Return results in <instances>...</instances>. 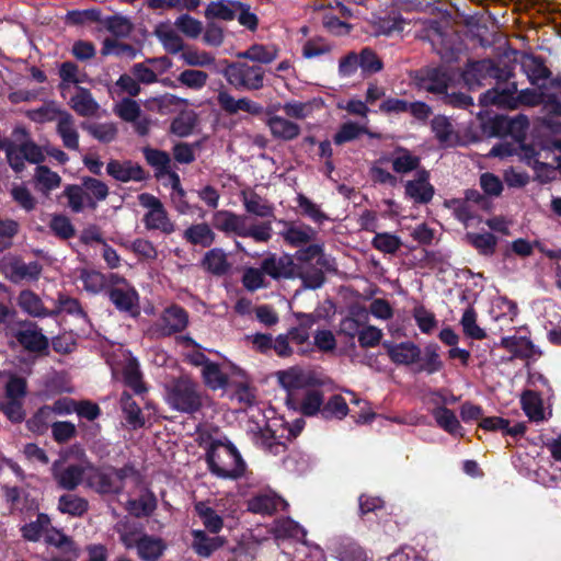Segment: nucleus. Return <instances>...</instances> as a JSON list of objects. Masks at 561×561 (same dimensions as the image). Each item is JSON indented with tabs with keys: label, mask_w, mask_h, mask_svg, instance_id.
<instances>
[{
	"label": "nucleus",
	"mask_w": 561,
	"mask_h": 561,
	"mask_svg": "<svg viewBox=\"0 0 561 561\" xmlns=\"http://www.w3.org/2000/svg\"><path fill=\"white\" fill-rule=\"evenodd\" d=\"M207 397L199 385L187 375H182L165 387V402L180 413L193 414L199 411Z\"/></svg>",
	"instance_id": "f257e3e1"
},
{
	"label": "nucleus",
	"mask_w": 561,
	"mask_h": 561,
	"mask_svg": "<svg viewBox=\"0 0 561 561\" xmlns=\"http://www.w3.org/2000/svg\"><path fill=\"white\" fill-rule=\"evenodd\" d=\"M213 226L226 234L233 233L238 237L251 238L261 243L268 242L273 232L270 222L250 224L247 216L230 210L214 213Z\"/></svg>",
	"instance_id": "f03ea898"
},
{
	"label": "nucleus",
	"mask_w": 561,
	"mask_h": 561,
	"mask_svg": "<svg viewBox=\"0 0 561 561\" xmlns=\"http://www.w3.org/2000/svg\"><path fill=\"white\" fill-rule=\"evenodd\" d=\"M209 471L221 479H237L244 472V462L231 443H211L206 454Z\"/></svg>",
	"instance_id": "7ed1b4c3"
},
{
	"label": "nucleus",
	"mask_w": 561,
	"mask_h": 561,
	"mask_svg": "<svg viewBox=\"0 0 561 561\" xmlns=\"http://www.w3.org/2000/svg\"><path fill=\"white\" fill-rule=\"evenodd\" d=\"M517 84L508 83L506 88H493L480 96V103L483 106L497 105L500 107L516 108L519 104L535 106L543 103L542 94L531 89L522 90L517 95Z\"/></svg>",
	"instance_id": "20e7f679"
},
{
	"label": "nucleus",
	"mask_w": 561,
	"mask_h": 561,
	"mask_svg": "<svg viewBox=\"0 0 561 561\" xmlns=\"http://www.w3.org/2000/svg\"><path fill=\"white\" fill-rule=\"evenodd\" d=\"M136 473L134 466L122 468L112 466L93 468L87 477L89 488L99 494H119L125 488V480Z\"/></svg>",
	"instance_id": "39448f33"
},
{
	"label": "nucleus",
	"mask_w": 561,
	"mask_h": 561,
	"mask_svg": "<svg viewBox=\"0 0 561 561\" xmlns=\"http://www.w3.org/2000/svg\"><path fill=\"white\" fill-rule=\"evenodd\" d=\"M264 69L244 61L229 64L224 70L227 82L237 90L255 91L264 87Z\"/></svg>",
	"instance_id": "423d86ee"
},
{
	"label": "nucleus",
	"mask_w": 561,
	"mask_h": 561,
	"mask_svg": "<svg viewBox=\"0 0 561 561\" xmlns=\"http://www.w3.org/2000/svg\"><path fill=\"white\" fill-rule=\"evenodd\" d=\"M187 324L188 314L186 310L179 305H171L160 313L149 328V333L153 337H165L182 332Z\"/></svg>",
	"instance_id": "0eeeda50"
},
{
	"label": "nucleus",
	"mask_w": 561,
	"mask_h": 561,
	"mask_svg": "<svg viewBox=\"0 0 561 561\" xmlns=\"http://www.w3.org/2000/svg\"><path fill=\"white\" fill-rule=\"evenodd\" d=\"M511 77V71L506 68H500L494 61L483 59L470 62L463 71V80L473 88L483 84L488 79L505 81Z\"/></svg>",
	"instance_id": "6e6552de"
},
{
	"label": "nucleus",
	"mask_w": 561,
	"mask_h": 561,
	"mask_svg": "<svg viewBox=\"0 0 561 561\" xmlns=\"http://www.w3.org/2000/svg\"><path fill=\"white\" fill-rule=\"evenodd\" d=\"M42 265L37 261L25 263L19 257L4 259L1 272L12 283L35 282L42 274Z\"/></svg>",
	"instance_id": "1a4fd4ad"
},
{
	"label": "nucleus",
	"mask_w": 561,
	"mask_h": 561,
	"mask_svg": "<svg viewBox=\"0 0 561 561\" xmlns=\"http://www.w3.org/2000/svg\"><path fill=\"white\" fill-rule=\"evenodd\" d=\"M51 474L59 488L73 491L82 483L85 467L81 463L65 465L61 461H55L51 466Z\"/></svg>",
	"instance_id": "9d476101"
},
{
	"label": "nucleus",
	"mask_w": 561,
	"mask_h": 561,
	"mask_svg": "<svg viewBox=\"0 0 561 561\" xmlns=\"http://www.w3.org/2000/svg\"><path fill=\"white\" fill-rule=\"evenodd\" d=\"M262 271L273 279L296 278V263L289 254H270L261 263Z\"/></svg>",
	"instance_id": "9b49d317"
},
{
	"label": "nucleus",
	"mask_w": 561,
	"mask_h": 561,
	"mask_svg": "<svg viewBox=\"0 0 561 561\" xmlns=\"http://www.w3.org/2000/svg\"><path fill=\"white\" fill-rule=\"evenodd\" d=\"M405 195L416 204H427L435 194L434 186L430 183V173L425 169L416 172L413 180L404 184Z\"/></svg>",
	"instance_id": "f8f14e48"
},
{
	"label": "nucleus",
	"mask_w": 561,
	"mask_h": 561,
	"mask_svg": "<svg viewBox=\"0 0 561 561\" xmlns=\"http://www.w3.org/2000/svg\"><path fill=\"white\" fill-rule=\"evenodd\" d=\"M108 297L113 305L123 312L137 314L139 310V296L131 285L115 286L108 289Z\"/></svg>",
	"instance_id": "ddd939ff"
},
{
	"label": "nucleus",
	"mask_w": 561,
	"mask_h": 561,
	"mask_svg": "<svg viewBox=\"0 0 561 561\" xmlns=\"http://www.w3.org/2000/svg\"><path fill=\"white\" fill-rule=\"evenodd\" d=\"M69 107L81 117H95L100 112V104L91 91L83 87H76L75 93L68 101Z\"/></svg>",
	"instance_id": "4468645a"
},
{
	"label": "nucleus",
	"mask_w": 561,
	"mask_h": 561,
	"mask_svg": "<svg viewBox=\"0 0 561 561\" xmlns=\"http://www.w3.org/2000/svg\"><path fill=\"white\" fill-rule=\"evenodd\" d=\"M106 172L116 181L124 183L129 181L140 182L146 179L144 169L130 160H111L106 165Z\"/></svg>",
	"instance_id": "2eb2a0df"
},
{
	"label": "nucleus",
	"mask_w": 561,
	"mask_h": 561,
	"mask_svg": "<svg viewBox=\"0 0 561 561\" xmlns=\"http://www.w3.org/2000/svg\"><path fill=\"white\" fill-rule=\"evenodd\" d=\"M266 126L273 138L282 141L295 140L301 133L297 123L280 115H270L266 119Z\"/></svg>",
	"instance_id": "dca6fc26"
},
{
	"label": "nucleus",
	"mask_w": 561,
	"mask_h": 561,
	"mask_svg": "<svg viewBox=\"0 0 561 561\" xmlns=\"http://www.w3.org/2000/svg\"><path fill=\"white\" fill-rule=\"evenodd\" d=\"M390 359L397 365H412L421 359V350L412 342L400 344L383 343Z\"/></svg>",
	"instance_id": "f3484780"
},
{
	"label": "nucleus",
	"mask_w": 561,
	"mask_h": 561,
	"mask_svg": "<svg viewBox=\"0 0 561 561\" xmlns=\"http://www.w3.org/2000/svg\"><path fill=\"white\" fill-rule=\"evenodd\" d=\"M114 531L118 535L119 542L126 549H134L146 534L145 527L130 518H122L114 525Z\"/></svg>",
	"instance_id": "a211bd4d"
},
{
	"label": "nucleus",
	"mask_w": 561,
	"mask_h": 561,
	"mask_svg": "<svg viewBox=\"0 0 561 561\" xmlns=\"http://www.w3.org/2000/svg\"><path fill=\"white\" fill-rule=\"evenodd\" d=\"M56 133L60 137L65 148L72 151H78L79 145V131L77 129L76 119L68 111L61 113V117L56 124Z\"/></svg>",
	"instance_id": "6ab92c4d"
},
{
	"label": "nucleus",
	"mask_w": 561,
	"mask_h": 561,
	"mask_svg": "<svg viewBox=\"0 0 561 561\" xmlns=\"http://www.w3.org/2000/svg\"><path fill=\"white\" fill-rule=\"evenodd\" d=\"M288 503L274 493H262L248 502V510L255 514L272 515L278 510H285Z\"/></svg>",
	"instance_id": "aec40b11"
},
{
	"label": "nucleus",
	"mask_w": 561,
	"mask_h": 561,
	"mask_svg": "<svg viewBox=\"0 0 561 561\" xmlns=\"http://www.w3.org/2000/svg\"><path fill=\"white\" fill-rule=\"evenodd\" d=\"M286 243L291 247H302L314 240L317 232L307 225L295 222H285V229L280 232Z\"/></svg>",
	"instance_id": "412c9836"
},
{
	"label": "nucleus",
	"mask_w": 561,
	"mask_h": 561,
	"mask_svg": "<svg viewBox=\"0 0 561 561\" xmlns=\"http://www.w3.org/2000/svg\"><path fill=\"white\" fill-rule=\"evenodd\" d=\"M240 197L247 213L261 218L273 217V205L254 191H242Z\"/></svg>",
	"instance_id": "4be33fe9"
},
{
	"label": "nucleus",
	"mask_w": 561,
	"mask_h": 561,
	"mask_svg": "<svg viewBox=\"0 0 561 561\" xmlns=\"http://www.w3.org/2000/svg\"><path fill=\"white\" fill-rule=\"evenodd\" d=\"M137 556L142 561H157L167 549L164 540L147 533L135 547Z\"/></svg>",
	"instance_id": "5701e85b"
},
{
	"label": "nucleus",
	"mask_w": 561,
	"mask_h": 561,
	"mask_svg": "<svg viewBox=\"0 0 561 561\" xmlns=\"http://www.w3.org/2000/svg\"><path fill=\"white\" fill-rule=\"evenodd\" d=\"M431 127L442 146L455 147L460 142V137L448 117L443 115L435 116L431 122Z\"/></svg>",
	"instance_id": "b1692460"
},
{
	"label": "nucleus",
	"mask_w": 561,
	"mask_h": 561,
	"mask_svg": "<svg viewBox=\"0 0 561 561\" xmlns=\"http://www.w3.org/2000/svg\"><path fill=\"white\" fill-rule=\"evenodd\" d=\"M392 170L399 174H407L412 171H419L421 158L404 147L394 148L391 156Z\"/></svg>",
	"instance_id": "393cba45"
},
{
	"label": "nucleus",
	"mask_w": 561,
	"mask_h": 561,
	"mask_svg": "<svg viewBox=\"0 0 561 561\" xmlns=\"http://www.w3.org/2000/svg\"><path fill=\"white\" fill-rule=\"evenodd\" d=\"M183 239L192 244L202 248H209L216 239V234L206 222L194 224L183 231Z\"/></svg>",
	"instance_id": "a878e982"
},
{
	"label": "nucleus",
	"mask_w": 561,
	"mask_h": 561,
	"mask_svg": "<svg viewBox=\"0 0 561 561\" xmlns=\"http://www.w3.org/2000/svg\"><path fill=\"white\" fill-rule=\"evenodd\" d=\"M154 35L161 43L164 50L169 54H182L184 50V41L179 33L169 24H159L154 30Z\"/></svg>",
	"instance_id": "bb28decb"
},
{
	"label": "nucleus",
	"mask_w": 561,
	"mask_h": 561,
	"mask_svg": "<svg viewBox=\"0 0 561 561\" xmlns=\"http://www.w3.org/2000/svg\"><path fill=\"white\" fill-rule=\"evenodd\" d=\"M18 305L25 313L31 317H50V310L45 308L41 297L30 289H24L19 294Z\"/></svg>",
	"instance_id": "cd10ccee"
},
{
	"label": "nucleus",
	"mask_w": 561,
	"mask_h": 561,
	"mask_svg": "<svg viewBox=\"0 0 561 561\" xmlns=\"http://www.w3.org/2000/svg\"><path fill=\"white\" fill-rule=\"evenodd\" d=\"M241 7L242 4L239 1L233 0L211 1L205 9V16L206 19L232 21Z\"/></svg>",
	"instance_id": "c85d7f7f"
},
{
	"label": "nucleus",
	"mask_w": 561,
	"mask_h": 561,
	"mask_svg": "<svg viewBox=\"0 0 561 561\" xmlns=\"http://www.w3.org/2000/svg\"><path fill=\"white\" fill-rule=\"evenodd\" d=\"M192 548L195 553L203 558H208L224 545V539L220 537H209L204 530H192Z\"/></svg>",
	"instance_id": "c756f323"
},
{
	"label": "nucleus",
	"mask_w": 561,
	"mask_h": 561,
	"mask_svg": "<svg viewBox=\"0 0 561 561\" xmlns=\"http://www.w3.org/2000/svg\"><path fill=\"white\" fill-rule=\"evenodd\" d=\"M324 266L316 263L296 264V277L300 278L305 288L317 289L324 283Z\"/></svg>",
	"instance_id": "7c9ffc66"
},
{
	"label": "nucleus",
	"mask_w": 561,
	"mask_h": 561,
	"mask_svg": "<svg viewBox=\"0 0 561 561\" xmlns=\"http://www.w3.org/2000/svg\"><path fill=\"white\" fill-rule=\"evenodd\" d=\"M16 340L30 352H43L48 347V339L37 329L36 325L20 330L16 333Z\"/></svg>",
	"instance_id": "2f4dec72"
},
{
	"label": "nucleus",
	"mask_w": 561,
	"mask_h": 561,
	"mask_svg": "<svg viewBox=\"0 0 561 561\" xmlns=\"http://www.w3.org/2000/svg\"><path fill=\"white\" fill-rule=\"evenodd\" d=\"M522 68L531 84L540 85L550 76V70L546 67L540 57L525 55L522 59Z\"/></svg>",
	"instance_id": "473e14b6"
},
{
	"label": "nucleus",
	"mask_w": 561,
	"mask_h": 561,
	"mask_svg": "<svg viewBox=\"0 0 561 561\" xmlns=\"http://www.w3.org/2000/svg\"><path fill=\"white\" fill-rule=\"evenodd\" d=\"M81 186L87 196V207L94 209L98 202L105 201L108 196V186L103 181L84 176L82 178Z\"/></svg>",
	"instance_id": "72a5a7b5"
},
{
	"label": "nucleus",
	"mask_w": 561,
	"mask_h": 561,
	"mask_svg": "<svg viewBox=\"0 0 561 561\" xmlns=\"http://www.w3.org/2000/svg\"><path fill=\"white\" fill-rule=\"evenodd\" d=\"M60 77V83L58 85L61 91L62 96H65V92L69 89L70 84H75L76 87H80L79 84L87 81V73L80 71L78 65L72 61H65L59 66L58 70Z\"/></svg>",
	"instance_id": "f704fd0d"
},
{
	"label": "nucleus",
	"mask_w": 561,
	"mask_h": 561,
	"mask_svg": "<svg viewBox=\"0 0 561 561\" xmlns=\"http://www.w3.org/2000/svg\"><path fill=\"white\" fill-rule=\"evenodd\" d=\"M479 426L485 431H500L504 435L513 437L520 436L525 433L526 426L523 423L511 425L510 421L500 416H490L481 420Z\"/></svg>",
	"instance_id": "c9c22d12"
},
{
	"label": "nucleus",
	"mask_w": 561,
	"mask_h": 561,
	"mask_svg": "<svg viewBox=\"0 0 561 561\" xmlns=\"http://www.w3.org/2000/svg\"><path fill=\"white\" fill-rule=\"evenodd\" d=\"M273 534L276 538L295 539L304 541L307 531L297 522L291 518H279L273 524Z\"/></svg>",
	"instance_id": "e433bc0d"
},
{
	"label": "nucleus",
	"mask_w": 561,
	"mask_h": 561,
	"mask_svg": "<svg viewBox=\"0 0 561 561\" xmlns=\"http://www.w3.org/2000/svg\"><path fill=\"white\" fill-rule=\"evenodd\" d=\"M144 224L148 230H159L164 234H171L175 231V225L169 218L164 206L160 209L147 211L144 217Z\"/></svg>",
	"instance_id": "4c0bfd02"
},
{
	"label": "nucleus",
	"mask_w": 561,
	"mask_h": 561,
	"mask_svg": "<svg viewBox=\"0 0 561 561\" xmlns=\"http://www.w3.org/2000/svg\"><path fill=\"white\" fill-rule=\"evenodd\" d=\"M278 56L275 45L253 44L247 50L238 53V57L260 64H271Z\"/></svg>",
	"instance_id": "58836bf2"
},
{
	"label": "nucleus",
	"mask_w": 561,
	"mask_h": 561,
	"mask_svg": "<svg viewBox=\"0 0 561 561\" xmlns=\"http://www.w3.org/2000/svg\"><path fill=\"white\" fill-rule=\"evenodd\" d=\"M153 62H160L165 68H170L171 65H172L171 60L168 57H165V56L164 57H160V58L148 59L147 62L135 64L131 67L130 72L137 79L139 84L140 83L152 84V83L158 81L157 73L150 67H148V65H147V64H153Z\"/></svg>",
	"instance_id": "ea45409f"
},
{
	"label": "nucleus",
	"mask_w": 561,
	"mask_h": 561,
	"mask_svg": "<svg viewBox=\"0 0 561 561\" xmlns=\"http://www.w3.org/2000/svg\"><path fill=\"white\" fill-rule=\"evenodd\" d=\"M202 266L207 272L220 276L228 272L230 264L224 250L214 248L204 255Z\"/></svg>",
	"instance_id": "a19ab883"
},
{
	"label": "nucleus",
	"mask_w": 561,
	"mask_h": 561,
	"mask_svg": "<svg viewBox=\"0 0 561 561\" xmlns=\"http://www.w3.org/2000/svg\"><path fill=\"white\" fill-rule=\"evenodd\" d=\"M58 510L62 514H68L73 517L84 515L89 510V502L87 499L73 493L62 494L58 500Z\"/></svg>",
	"instance_id": "79ce46f5"
},
{
	"label": "nucleus",
	"mask_w": 561,
	"mask_h": 561,
	"mask_svg": "<svg viewBox=\"0 0 561 561\" xmlns=\"http://www.w3.org/2000/svg\"><path fill=\"white\" fill-rule=\"evenodd\" d=\"M450 77L442 68H432L426 70V75L422 78V87L432 93H445L447 91Z\"/></svg>",
	"instance_id": "37998d69"
},
{
	"label": "nucleus",
	"mask_w": 561,
	"mask_h": 561,
	"mask_svg": "<svg viewBox=\"0 0 561 561\" xmlns=\"http://www.w3.org/2000/svg\"><path fill=\"white\" fill-rule=\"evenodd\" d=\"M119 403L127 424L133 428L142 427L145 424V417L141 409L133 397L128 392H123Z\"/></svg>",
	"instance_id": "c03bdc74"
},
{
	"label": "nucleus",
	"mask_w": 561,
	"mask_h": 561,
	"mask_svg": "<svg viewBox=\"0 0 561 561\" xmlns=\"http://www.w3.org/2000/svg\"><path fill=\"white\" fill-rule=\"evenodd\" d=\"M61 313L76 316L81 318L83 321L88 320V316L82 309L79 300L64 294L58 295V298L55 301V308L50 310V317H57Z\"/></svg>",
	"instance_id": "a18cd8bd"
},
{
	"label": "nucleus",
	"mask_w": 561,
	"mask_h": 561,
	"mask_svg": "<svg viewBox=\"0 0 561 561\" xmlns=\"http://www.w3.org/2000/svg\"><path fill=\"white\" fill-rule=\"evenodd\" d=\"M433 416L439 427L451 435H461L462 426L455 412L446 407H438L433 410Z\"/></svg>",
	"instance_id": "49530a36"
},
{
	"label": "nucleus",
	"mask_w": 561,
	"mask_h": 561,
	"mask_svg": "<svg viewBox=\"0 0 561 561\" xmlns=\"http://www.w3.org/2000/svg\"><path fill=\"white\" fill-rule=\"evenodd\" d=\"M66 110L59 107L55 102H47L38 108H33L26 112V116L38 124L48 122H58L61 117V113H66Z\"/></svg>",
	"instance_id": "de8ad7c7"
},
{
	"label": "nucleus",
	"mask_w": 561,
	"mask_h": 561,
	"mask_svg": "<svg viewBox=\"0 0 561 561\" xmlns=\"http://www.w3.org/2000/svg\"><path fill=\"white\" fill-rule=\"evenodd\" d=\"M3 378H5V376L0 373V382L4 387V399L24 401L27 392L26 380L14 375L8 376L5 381H2Z\"/></svg>",
	"instance_id": "09e8293b"
},
{
	"label": "nucleus",
	"mask_w": 561,
	"mask_h": 561,
	"mask_svg": "<svg viewBox=\"0 0 561 561\" xmlns=\"http://www.w3.org/2000/svg\"><path fill=\"white\" fill-rule=\"evenodd\" d=\"M254 442L264 450L278 455L285 450V445L278 440L271 425H266L254 434Z\"/></svg>",
	"instance_id": "8fccbe9b"
},
{
	"label": "nucleus",
	"mask_w": 561,
	"mask_h": 561,
	"mask_svg": "<svg viewBox=\"0 0 561 561\" xmlns=\"http://www.w3.org/2000/svg\"><path fill=\"white\" fill-rule=\"evenodd\" d=\"M34 180L38 190L45 194L58 188L61 184L60 175L46 165H38L35 169Z\"/></svg>",
	"instance_id": "3c124183"
},
{
	"label": "nucleus",
	"mask_w": 561,
	"mask_h": 561,
	"mask_svg": "<svg viewBox=\"0 0 561 561\" xmlns=\"http://www.w3.org/2000/svg\"><path fill=\"white\" fill-rule=\"evenodd\" d=\"M55 416L49 405L39 408L27 421V428L35 434H44L54 424Z\"/></svg>",
	"instance_id": "603ef678"
},
{
	"label": "nucleus",
	"mask_w": 561,
	"mask_h": 561,
	"mask_svg": "<svg viewBox=\"0 0 561 561\" xmlns=\"http://www.w3.org/2000/svg\"><path fill=\"white\" fill-rule=\"evenodd\" d=\"M196 514L203 520V524L207 530L213 534H218L224 527V519L219 516L214 508L209 507L204 502H197L194 505Z\"/></svg>",
	"instance_id": "864d4df0"
},
{
	"label": "nucleus",
	"mask_w": 561,
	"mask_h": 561,
	"mask_svg": "<svg viewBox=\"0 0 561 561\" xmlns=\"http://www.w3.org/2000/svg\"><path fill=\"white\" fill-rule=\"evenodd\" d=\"M83 128L94 139L103 144L112 142L117 137V126L113 122L84 124Z\"/></svg>",
	"instance_id": "5fc2aeb1"
},
{
	"label": "nucleus",
	"mask_w": 561,
	"mask_h": 561,
	"mask_svg": "<svg viewBox=\"0 0 561 561\" xmlns=\"http://www.w3.org/2000/svg\"><path fill=\"white\" fill-rule=\"evenodd\" d=\"M144 156L149 165H151L156 170V175L158 178L164 176L169 170H171V158L168 152L145 148Z\"/></svg>",
	"instance_id": "6e6d98bb"
},
{
	"label": "nucleus",
	"mask_w": 561,
	"mask_h": 561,
	"mask_svg": "<svg viewBox=\"0 0 561 561\" xmlns=\"http://www.w3.org/2000/svg\"><path fill=\"white\" fill-rule=\"evenodd\" d=\"M348 405L341 394H334L323 404L321 416L324 420H342L348 414Z\"/></svg>",
	"instance_id": "4d7b16f0"
},
{
	"label": "nucleus",
	"mask_w": 561,
	"mask_h": 561,
	"mask_svg": "<svg viewBox=\"0 0 561 561\" xmlns=\"http://www.w3.org/2000/svg\"><path fill=\"white\" fill-rule=\"evenodd\" d=\"M181 59L190 67H209L215 65L216 61L211 53L196 47L184 48L181 54Z\"/></svg>",
	"instance_id": "13d9d810"
},
{
	"label": "nucleus",
	"mask_w": 561,
	"mask_h": 561,
	"mask_svg": "<svg viewBox=\"0 0 561 561\" xmlns=\"http://www.w3.org/2000/svg\"><path fill=\"white\" fill-rule=\"evenodd\" d=\"M204 383L211 390L224 389L228 383V377L221 371L218 364L209 362L202 369Z\"/></svg>",
	"instance_id": "bf43d9fd"
},
{
	"label": "nucleus",
	"mask_w": 561,
	"mask_h": 561,
	"mask_svg": "<svg viewBox=\"0 0 561 561\" xmlns=\"http://www.w3.org/2000/svg\"><path fill=\"white\" fill-rule=\"evenodd\" d=\"M443 366V362L438 354V346L436 344H430L425 347L422 363L417 365L415 371H425L431 375L439 371Z\"/></svg>",
	"instance_id": "052dcab7"
},
{
	"label": "nucleus",
	"mask_w": 561,
	"mask_h": 561,
	"mask_svg": "<svg viewBox=\"0 0 561 561\" xmlns=\"http://www.w3.org/2000/svg\"><path fill=\"white\" fill-rule=\"evenodd\" d=\"M295 259L297 261L296 264H305V263H313L317 262V265L328 266V259L323 254V248L320 244H308L305 248L299 249Z\"/></svg>",
	"instance_id": "680f3d73"
},
{
	"label": "nucleus",
	"mask_w": 561,
	"mask_h": 561,
	"mask_svg": "<svg viewBox=\"0 0 561 561\" xmlns=\"http://www.w3.org/2000/svg\"><path fill=\"white\" fill-rule=\"evenodd\" d=\"M371 245L383 254H396L401 248V239L392 233L378 232L371 240Z\"/></svg>",
	"instance_id": "e2e57ef3"
},
{
	"label": "nucleus",
	"mask_w": 561,
	"mask_h": 561,
	"mask_svg": "<svg viewBox=\"0 0 561 561\" xmlns=\"http://www.w3.org/2000/svg\"><path fill=\"white\" fill-rule=\"evenodd\" d=\"M466 238L468 242L483 255H492L495 251L497 240L496 237L490 232H470L467 233Z\"/></svg>",
	"instance_id": "0e129e2a"
},
{
	"label": "nucleus",
	"mask_w": 561,
	"mask_h": 561,
	"mask_svg": "<svg viewBox=\"0 0 561 561\" xmlns=\"http://www.w3.org/2000/svg\"><path fill=\"white\" fill-rule=\"evenodd\" d=\"M460 324L463 333L474 340H483L486 337L485 331L477 323V312L472 307H469L462 313Z\"/></svg>",
	"instance_id": "69168bd1"
},
{
	"label": "nucleus",
	"mask_w": 561,
	"mask_h": 561,
	"mask_svg": "<svg viewBox=\"0 0 561 561\" xmlns=\"http://www.w3.org/2000/svg\"><path fill=\"white\" fill-rule=\"evenodd\" d=\"M123 379L126 386L131 388L135 393H142L146 391L145 385L141 380L139 366L135 359H129L123 368Z\"/></svg>",
	"instance_id": "338daca9"
},
{
	"label": "nucleus",
	"mask_w": 561,
	"mask_h": 561,
	"mask_svg": "<svg viewBox=\"0 0 561 561\" xmlns=\"http://www.w3.org/2000/svg\"><path fill=\"white\" fill-rule=\"evenodd\" d=\"M114 113L123 121L134 123L141 113L139 104L131 98H124L113 107Z\"/></svg>",
	"instance_id": "774afa93"
}]
</instances>
